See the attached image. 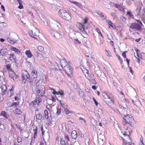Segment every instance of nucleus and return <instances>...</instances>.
<instances>
[{"instance_id": "obj_56", "label": "nucleus", "mask_w": 145, "mask_h": 145, "mask_svg": "<svg viewBox=\"0 0 145 145\" xmlns=\"http://www.w3.org/2000/svg\"><path fill=\"white\" fill-rule=\"evenodd\" d=\"M114 6L115 7L118 8L120 5L118 4H115L114 5Z\"/></svg>"}, {"instance_id": "obj_29", "label": "nucleus", "mask_w": 145, "mask_h": 145, "mask_svg": "<svg viewBox=\"0 0 145 145\" xmlns=\"http://www.w3.org/2000/svg\"><path fill=\"white\" fill-rule=\"evenodd\" d=\"M6 69H7L9 71V74H10V72L11 71H13L10 67V65L9 64H8L6 65Z\"/></svg>"}, {"instance_id": "obj_18", "label": "nucleus", "mask_w": 145, "mask_h": 145, "mask_svg": "<svg viewBox=\"0 0 145 145\" xmlns=\"http://www.w3.org/2000/svg\"><path fill=\"white\" fill-rule=\"evenodd\" d=\"M103 97L105 98H108L113 103V101L112 99L110 98V97L106 93H103Z\"/></svg>"}, {"instance_id": "obj_33", "label": "nucleus", "mask_w": 145, "mask_h": 145, "mask_svg": "<svg viewBox=\"0 0 145 145\" xmlns=\"http://www.w3.org/2000/svg\"><path fill=\"white\" fill-rule=\"evenodd\" d=\"M98 14H99L101 17H103L104 18V19H105V17L106 16L102 13L98 12Z\"/></svg>"}, {"instance_id": "obj_25", "label": "nucleus", "mask_w": 145, "mask_h": 145, "mask_svg": "<svg viewBox=\"0 0 145 145\" xmlns=\"http://www.w3.org/2000/svg\"><path fill=\"white\" fill-rule=\"evenodd\" d=\"M127 15H129V17L132 18H134V16L132 14L130 11H128L127 12Z\"/></svg>"}, {"instance_id": "obj_28", "label": "nucleus", "mask_w": 145, "mask_h": 145, "mask_svg": "<svg viewBox=\"0 0 145 145\" xmlns=\"http://www.w3.org/2000/svg\"><path fill=\"white\" fill-rule=\"evenodd\" d=\"M43 91L40 90H37V93L38 95L39 96H42L43 95Z\"/></svg>"}, {"instance_id": "obj_39", "label": "nucleus", "mask_w": 145, "mask_h": 145, "mask_svg": "<svg viewBox=\"0 0 145 145\" xmlns=\"http://www.w3.org/2000/svg\"><path fill=\"white\" fill-rule=\"evenodd\" d=\"M106 52V55L107 56L109 57H111L112 56L111 54H110V52L109 50H105Z\"/></svg>"}, {"instance_id": "obj_11", "label": "nucleus", "mask_w": 145, "mask_h": 145, "mask_svg": "<svg viewBox=\"0 0 145 145\" xmlns=\"http://www.w3.org/2000/svg\"><path fill=\"white\" fill-rule=\"evenodd\" d=\"M71 136L72 138L76 139L78 135L77 132L75 131H73L71 133Z\"/></svg>"}, {"instance_id": "obj_61", "label": "nucleus", "mask_w": 145, "mask_h": 145, "mask_svg": "<svg viewBox=\"0 0 145 145\" xmlns=\"http://www.w3.org/2000/svg\"><path fill=\"white\" fill-rule=\"evenodd\" d=\"M17 2L19 3V4H22V2L20 0H16Z\"/></svg>"}, {"instance_id": "obj_12", "label": "nucleus", "mask_w": 145, "mask_h": 145, "mask_svg": "<svg viewBox=\"0 0 145 145\" xmlns=\"http://www.w3.org/2000/svg\"><path fill=\"white\" fill-rule=\"evenodd\" d=\"M106 22L108 24L110 27V26L112 28L114 29L115 28V26L114 25V24L110 20L106 19Z\"/></svg>"}, {"instance_id": "obj_26", "label": "nucleus", "mask_w": 145, "mask_h": 145, "mask_svg": "<svg viewBox=\"0 0 145 145\" xmlns=\"http://www.w3.org/2000/svg\"><path fill=\"white\" fill-rule=\"evenodd\" d=\"M1 116H3L6 118H7V114L5 111H2L0 114Z\"/></svg>"}, {"instance_id": "obj_17", "label": "nucleus", "mask_w": 145, "mask_h": 145, "mask_svg": "<svg viewBox=\"0 0 145 145\" xmlns=\"http://www.w3.org/2000/svg\"><path fill=\"white\" fill-rule=\"evenodd\" d=\"M13 111L14 113L17 115H20L22 113V112L19 109L16 108V109L14 110Z\"/></svg>"}, {"instance_id": "obj_53", "label": "nucleus", "mask_w": 145, "mask_h": 145, "mask_svg": "<svg viewBox=\"0 0 145 145\" xmlns=\"http://www.w3.org/2000/svg\"><path fill=\"white\" fill-rule=\"evenodd\" d=\"M93 99L95 103V104H96V105L97 106V105H98V103L97 102V101H96V100H95V98L94 97H93Z\"/></svg>"}, {"instance_id": "obj_6", "label": "nucleus", "mask_w": 145, "mask_h": 145, "mask_svg": "<svg viewBox=\"0 0 145 145\" xmlns=\"http://www.w3.org/2000/svg\"><path fill=\"white\" fill-rule=\"evenodd\" d=\"M30 77L28 72L26 71H24L22 73V78L23 81H26L27 79H29Z\"/></svg>"}, {"instance_id": "obj_32", "label": "nucleus", "mask_w": 145, "mask_h": 145, "mask_svg": "<svg viewBox=\"0 0 145 145\" xmlns=\"http://www.w3.org/2000/svg\"><path fill=\"white\" fill-rule=\"evenodd\" d=\"M64 138L67 143V142L69 140V137L68 135H65L64 136Z\"/></svg>"}, {"instance_id": "obj_3", "label": "nucleus", "mask_w": 145, "mask_h": 145, "mask_svg": "<svg viewBox=\"0 0 145 145\" xmlns=\"http://www.w3.org/2000/svg\"><path fill=\"white\" fill-rule=\"evenodd\" d=\"M58 14L63 19L69 21L71 19L70 14L66 10L64 9H60L58 12Z\"/></svg>"}, {"instance_id": "obj_23", "label": "nucleus", "mask_w": 145, "mask_h": 145, "mask_svg": "<svg viewBox=\"0 0 145 145\" xmlns=\"http://www.w3.org/2000/svg\"><path fill=\"white\" fill-rule=\"evenodd\" d=\"M70 1L71 3H73L75 5L78 7L81 6V4L80 3H79L75 1H71V0Z\"/></svg>"}, {"instance_id": "obj_7", "label": "nucleus", "mask_w": 145, "mask_h": 145, "mask_svg": "<svg viewBox=\"0 0 145 145\" xmlns=\"http://www.w3.org/2000/svg\"><path fill=\"white\" fill-rule=\"evenodd\" d=\"M62 68L65 71V72L68 74L69 72L71 73L72 71V69L71 68L69 64L67 65Z\"/></svg>"}, {"instance_id": "obj_15", "label": "nucleus", "mask_w": 145, "mask_h": 145, "mask_svg": "<svg viewBox=\"0 0 145 145\" xmlns=\"http://www.w3.org/2000/svg\"><path fill=\"white\" fill-rule=\"evenodd\" d=\"M31 74L34 78H37V74L36 70H33L31 72Z\"/></svg>"}, {"instance_id": "obj_22", "label": "nucleus", "mask_w": 145, "mask_h": 145, "mask_svg": "<svg viewBox=\"0 0 145 145\" xmlns=\"http://www.w3.org/2000/svg\"><path fill=\"white\" fill-rule=\"evenodd\" d=\"M52 22L55 25H57V27H58V28H59V27H61L60 23L59 22H57L56 20H53Z\"/></svg>"}, {"instance_id": "obj_31", "label": "nucleus", "mask_w": 145, "mask_h": 145, "mask_svg": "<svg viewBox=\"0 0 145 145\" xmlns=\"http://www.w3.org/2000/svg\"><path fill=\"white\" fill-rule=\"evenodd\" d=\"M85 76L89 81L91 80V78H92L91 76L90 75V74H89V73L88 74H85Z\"/></svg>"}, {"instance_id": "obj_40", "label": "nucleus", "mask_w": 145, "mask_h": 145, "mask_svg": "<svg viewBox=\"0 0 145 145\" xmlns=\"http://www.w3.org/2000/svg\"><path fill=\"white\" fill-rule=\"evenodd\" d=\"M96 30L97 31V32L99 34V35L100 34L102 37H103V35L101 34L100 30H99V29L98 28H96Z\"/></svg>"}, {"instance_id": "obj_30", "label": "nucleus", "mask_w": 145, "mask_h": 145, "mask_svg": "<svg viewBox=\"0 0 145 145\" xmlns=\"http://www.w3.org/2000/svg\"><path fill=\"white\" fill-rule=\"evenodd\" d=\"M135 51L137 52V53L136 55H135V56L137 59L138 60V63H139V61H140V60L139 59V56H138V53L137 52V51H138V50L137 49H135Z\"/></svg>"}, {"instance_id": "obj_36", "label": "nucleus", "mask_w": 145, "mask_h": 145, "mask_svg": "<svg viewBox=\"0 0 145 145\" xmlns=\"http://www.w3.org/2000/svg\"><path fill=\"white\" fill-rule=\"evenodd\" d=\"M38 50L40 52L42 51L44 49L43 47L41 46H38Z\"/></svg>"}, {"instance_id": "obj_47", "label": "nucleus", "mask_w": 145, "mask_h": 145, "mask_svg": "<svg viewBox=\"0 0 145 145\" xmlns=\"http://www.w3.org/2000/svg\"><path fill=\"white\" fill-rule=\"evenodd\" d=\"M57 112H56V114L58 115H59L61 113V108H60L59 109H57Z\"/></svg>"}, {"instance_id": "obj_44", "label": "nucleus", "mask_w": 145, "mask_h": 145, "mask_svg": "<svg viewBox=\"0 0 145 145\" xmlns=\"http://www.w3.org/2000/svg\"><path fill=\"white\" fill-rule=\"evenodd\" d=\"M79 119L80 120H81V122H84V123H85L86 122V121L83 118H82V117H80L79 118Z\"/></svg>"}, {"instance_id": "obj_8", "label": "nucleus", "mask_w": 145, "mask_h": 145, "mask_svg": "<svg viewBox=\"0 0 145 145\" xmlns=\"http://www.w3.org/2000/svg\"><path fill=\"white\" fill-rule=\"evenodd\" d=\"M9 75V76L14 81L16 80L18 78V76L16 75V74L13 71H11Z\"/></svg>"}, {"instance_id": "obj_20", "label": "nucleus", "mask_w": 145, "mask_h": 145, "mask_svg": "<svg viewBox=\"0 0 145 145\" xmlns=\"http://www.w3.org/2000/svg\"><path fill=\"white\" fill-rule=\"evenodd\" d=\"M9 59L12 61H15V57L14 56V54H11L10 55Z\"/></svg>"}, {"instance_id": "obj_38", "label": "nucleus", "mask_w": 145, "mask_h": 145, "mask_svg": "<svg viewBox=\"0 0 145 145\" xmlns=\"http://www.w3.org/2000/svg\"><path fill=\"white\" fill-rule=\"evenodd\" d=\"M18 105V103H17V102H14L12 104H11V105H10L9 106V107H11L12 106H16V105Z\"/></svg>"}, {"instance_id": "obj_9", "label": "nucleus", "mask_w": 145, "mask_h": 145, "mask_svg": "<svg viewBox=\"0 0 145 145\" xmlns=\"http://www.w3.org/2000/svg\"><path fill=\"white\" fill-rule=\"evenodd\" d=\"M42 101V99L40 97H37L35 98V99L32 101V103L34 105H39V104Z\"/></svg>"}, {"instance_id": "obj_19", "label": "nucleus", "mask_w": 145, "mask_h": 145, "mask_svg": "<svg viewBox=\"0 0 145 145\" xmlns=\"http://www.w3.org/2000/svg\"><path fill=\"white\" fill-rule=\"evenodd\" d=\"M25 54L29 58H31L32 56V54L30 50L26 51Z\"/></svg>"}, {"instance_id": "obj_45", "label": "nucleus", "mask_w": 145, "mask_h": 145, "mask_svg": "<svg viewBox=\"0 0 145 145\" xmlns=\"http://www.w3.org/2000/svg\"><path fill=\"white\" fill-rule=\"evenodd\" d=\"M118 8L121 11H123L124 9L123 7L122 6H120V5Z\"/></svg>"}, {"instance_id": "obj_49", "label": "nucleus", "mask_w": 145, "mask_h": 145, "mask_svg": "<svg viewBox=\"0 0 145 145\" xmlns=\"http://www.w3.org/2000/svg\"><path fill=\"white\" fill-rule=\"evenodd\" d=\"M41 131L42 134V135H44V131L43 129V128L42 126L41 127Z\"/></svg>"}, {"instance_id": "obj_62", "label": "nucleus", "mask_w": 145, "mask_h": 145, "mask_svg": "<svg viewBox=\"0 0 145 145\" xmlns=\"http://www.w3.org/2000/svg\"><path fill=\"white\" fill-rule=\"evenodd\" d=\"M1 8L3 11H5V10L4 7L3 5H1Z\"/></svg>"}, {"instance_id": "obj_54", "label": "nucleus", "mask_w": 145, "mask_h": 145, "mask_svg": "<svg viewBox=\"0 0 145 145\" xmlns=\"http://www.w3.org/2000/svg\"><path fill=\"white\" fill-rule=\"evenodd\" d=\"M65 111L66 112V114H69V111L67 109V108L65 109Z\"/></svg>"}, {"instance_id": "obj_5", "label": "nucleus", "mask_w": 145, "mask_h": 145, "mask_svg": "<svg viewBox=\"0 0 145 145\" xmlns=\"http://www.w3.org/2000/svg\"><path fill=\"white\" fill-rule=\"evenodd\" d=\"M31 32L32 33V35L29 33L30 36L37 39L36 37H34V36H37L39 35V30L36 28H34L33 30H31Z\"/></svg>"}, {"instance_id": "obj_21", "label": "nucleus", "mask_w": 145, "mask_h": 145, "mask_svg": "<svg viewBox=\"0 0 145 145\" xmlns=\"http://www.w3.org/2000/svg\"><path fill=\"white\" fill-rule=\"evenodd\" d=\"M7 52V50L5 49H2L1 50L0 52L1 54L3 56H4L6 55Z\"/></svg>"}, {"instance_id": "obj_14", "label": "nucleus", "mask_w": 145, "mask_h": 145, "mask_svg": "<svg viewBox=\"0 0 145 145\" xmlns=\"http://www.w3.org/2000/svg\"><path fill=\"white\" fill-rule=\"evenodd\" d=\"M54 36L57 39H59L61 38V35L60 33L56 31H55L54 33Z\"/></svg>"}, {"instance_id": "obj_41", "label": "nucleus", "mask_w": 145, "mask_h": 145, "mask_svg": "<svg viewBox=\"0 0 145 145\" xmlns=\"http://www.w3.org/2000/svg\"><path fill=\"white\" fill-rule=\"evenodd\" d=\"M83 72L85 75V74H87L88 73V71L86 69H84V70H82Z\"/></svg>"}, {"instance_id": "obj_1", "label": "nucleus", "mask_w": 145, "mask_h": 145, "mask_svg": "<svg viewBox=\"0 0 145 145\" xmlns=\"http://www.w3.org/2000/svg\"><path fill=\"white\" fill-rule=\"evenodd\" d=\"M88 21V19L85 18L82 23H77L76 25L80 31V33L81 35L84 38H87L88 35L87 33V28L88 27V24L87 22Z\"/></svg>"}, {"instance_id": "obj_55", "label": "nucleus", "mask_w": 145, "mask_h": 145, "mask_svg": "<svg viewBox=\"0 0 145 145\" xmlns=\"http://www.w3.org/2000/svg\"><path fill=\"white\" fill-rule=\"evenodd\" d=\"M128 67H129V68L130 72L132 74H133V70H132V68L131 67H130V66Z\"/></svg>"}, {"instance_id": "obj_2", "label": "nucleus", "mask_w": 145, "mask_h": 145, "mask_svg": "<svg viewBox=\"0 0 145 145\" xmlns=\"http://www.w3.org/2000/svg\"><path fill=\"white\" fill-rule=\"evenodd\" d=\"M141 26L139 24L136 23H133L131 25L129 28V31L132 33L133 35H135L137 33L139 35L138 31H140L141 30Z\"/></svg>"}, {"instance_id": "obj_4", "label": "nucleus", "mask_w": 145, "mask_h": 145, "mask_svg": "<svg viewBox=\"0 0 145 145\" xmlns=\"http://www.w3.org/2000/svg\"><path fill=\"white\" fill-rule=\"evenodd\" d=\"M133 118L131 115H125L123 118L122 124L124 125L127 124H130L132 121Z\"/></svg>"}, {"instance_id": "obj_52", "label": "nucleus", "mask_w": 145, "mask_h": 145, "mask_svg": "<svg viewBox=\"0 0 145 145\" xmlns=\"http://www.w3.org/2000/svg\"><path fill=\"white\" fill-rule=\"evenodd\" d=\"M37 127H36V128ZM33 131H34V135H37V129H33Z\"/></svg>"}, {"instance_id": "obj_27", "label": "nucleus", "mask_w": 145, "mask_h": 145, "mask_svg": "<svg viewBox=\"0 0 145 145\" xmlns=\"http://www.w3.org/2000/svg\"><path fill=\"white\" fill-rule=\"evenodd\" d=\"M44 116L45 118L48 119V111L47 110H46L44 111Z\"/></svg>"}, {"instance_id": "obj_63", "label": "nucleus", "mask_w": 145, "mask_h": 145, "mask_svg": "<svg viewBox=\"0 0 145 145\" xmlns=\"http://www.w3.org/2000/svg\"><path fill=\"white\" fill-rule=\"evenodd\" d=\"M141 39L140 38H139V39H137L135 40V41L137 42H139V41H140V40Z\"/></svg>"}, {"instance_id": "obj_34", "label": "nucleus", "mask_w": 145, "mask_h": 145, "mask_svg": "<svg viewBox=\"0 0 145 145\" xmlns=\"http://www.w3.org/2000/svg\"><path fill=\"white\" fill-rule=\"evenodd\" d=\"M42 117V115L39 114H38L36 115V118L39 120L41 119Z\"/></svg>"}, {"instance_id": "obj_59", "label": "nucleus", "mask_w": 145, "mask_h": 145, "mask_svg": "<svg viewBox=\"0 0 145 145\" xmlns=\"http://www.w3.org/2000/svg\"><path fill=\"white\" fill-rule=\"evenodd\" d=\"M126 61L127 62L128 67H129V59H128L127 58L126 59Z\"/></svg>"}, {"instance_id": "obj_42", "label": "nucleus", "mask_w": 145, "mask_h": 145, "mask_svg": "<svg viewBox=\"0 0 145 145\" xmlns=\"http://www.w3.org/2000/svg\"><path fill=\"white\" fill-rule=\"evenodd\" d=\"M116 56L120 60V63L121 64L123 62V60L121 58L120 56L118 55H116Z\"/></svg>"}, {"instance_id": "obj_57", "label": "nucleus", "mask_w": 145, "mask_h": 145, "mask_svg": "<svg viewBox=\"0 0 145 145\" xmlns=\"http://www.w3.org/2000/svg\"><path fill=\"white\" fill-rule=\"evenodd\" d=\"M23 6L22 5V4H19V5L18 6V8L20 9H22L23 8Z\"/></svg>"}, {"instance_id": "obj_37", "label": "nucleus", "mask_w": 145, "mask_h": 145, "mask_svg": "<svg viewBox=\"0 0 145 145\" xmlns=\"http://www.w3.org/2000/svg\"><path fill=\"white\" fill-rule=\"evenodd\" d=\"M89 81L94 84H96V82L94 79L91 78V80H89Z\"/></svg>"}, {"instance_id": "obj_46", "label": "nucleus", "mask_w": 145, "mask_h": 145, "mask_svg": "<svg viewBox=\"0 0 145 145\" xmlns=\"http://www.w3.org/2000/svg\"><path fill=\"white\" fill-rule=\"evenodd\" d=\"M49 90H50V92H51L52 93H53L54 94V93H55L56 90H55L54 89L50 88L49 89Z\"/></svg>"}, {"instance_id": "obj_35", "label": "nucleus", "mask_w": 145, "mask_h": 145, "mask_svg": "<svg viewBox=\"0 0 145 145\" xmlns=\"http://www.w3.org/2000/svg\"><path fill=\"white\" fill-rule=\"evenodd\" d=\"M60 143L61 145H66L65 141L62 138L61 139Z\"/></svg>"}, {"instance_id": "obj_50", "label": "nucleus", "mask_w": 145, "mask_h": 145, "mask_svg": "<svg viewBox=\"0 0 145 145\" xmlns=\"http://www.w3.org/2000/svg\"><path fill=\"white\" fill-rule=\"evenodd\" d=\"M136 21L138 22L139 23V24L141 26H142L143 25V24H142V23L141 22H140V20H136Z\"/></svg>"}, {"instance_id": "obj_58", "label": "nucleus", "mask_w": 145, "mask_h": 145, "mask_svg": "<svg viewBox=\"0 0 145 145\" xmlns=\"http://www.w3.org/2000/svg\"><path fill=\"white\" fill-rule=\"evenodd\" d=\"M35 56H37V57H38L41 54L38 52H36L35 53Z\"/></svg>"}, {"instance_id": "obj_48", "label": "nucleus", "mask_w": 145, "mask_h": 145, "mask_svg": "<svg viewBox=\"0 0 145 145\" xmlns=\"http://www.w3.org/2000/svg\"><path fill=\"white\" fill-rule=\"evenodd\" d=\"M75 40L76 41V43H78L79 44H81V42L80 41H79L76 38Z\"/></svg>"}, {"instance_id": "obj_10", "label": "nucleus", "mask_w": 145, "mask_h": 145, "mask_svg": "<svg viewBox=\"0 0 145 145\" xmlns=\"http://www.w3.org/2000/svg\"><path fill=\"white\" fill-rule=\"evenodd\" d=\"M60 64L61 66V68H63L68 63H67V61L64 59H61L60 62Z\"/></svg>"}, {"instance_id": "obj_24", "label": "nucleus", "mask_w": 145, "mask_h": 145, "mask_svg": "<svg viewBox=\"0 0 145 145\" xmlns=\"http://www.w3.org/2000/svg\"><path fill=\"white\" fill-rule=\"evenodd\" d=\"M2 92H4L7 89V87L5 85H3L1 87Z\"/></svg>"}, {"instance_id": "obj_16", "label": "nucleus", "mask_w": 145, "mask_h": 145, "mask_svg": "<svg viewBox=\"0 0 145 145\" xmlns=\"http://www.w3.org/2000/svg\"><path fill=\"white\" fill-rule=\"evenodd\" d=\"M7 41L11 44H13L16 42V40H13L10 38H8L7 39Z\"/></svg>"}, {"instance_id": "obj_13", "label": "nucleus", "mask_w": 145, "mask_h": 145, "mask_svg": "<svg viewBox=\"0 0 145 145\" xmlns=\"http://www.w3.org/2000/svg\"><path fill=\"white\" fill-rule=\"evenodd\" d=\"M10 49L16 54H19L20 52V50L16 47H12L10 48Z\"/></svg>"}, {"instance_id": "obj_43", "label": "nucleus", "mask_w": 145, "mask_h": 145, "mask_svg": "<svg viewBox=\"0 0 145 145\" xmlns=\"http://www.w3.org/2000/svg\"><path fill=\"white\" fill-rule=\"evenodd\" d=\"M22 138L21 137H18V138L17 140L18 143H20L22 142Z\"/></svg>"}, {"instance_id": "obj_64", "label": "nucleus", "mask_w": 145, "mask_h": 145, "mask_svg": "<svg viewBox=\"0 0 145 145\" xmlns=\"http://www.w3.org/2000/svg\"><path fill=\"white\" fill-rule=\"evenodd\" d=\"M51 99L52 100V101H55V99L54 97H52V98H51Z\"/></svg>"}, {"instance_id": "obj_51", "label": "nucleus", "mask_w": 145, "mask_h": 145, "mask_svg": "<svg viewBox=\"0 0 145 145\" xmlns=\"http://www.w3.org/2000/svg\"><path fill=\"white\" fill-rule=\"evenodd\" d=\"M127 52V51H125V52H123V54H122V55L125 58H126V52Z\"/></svg>"}, {"instance_id": "obj_60", "label": "nucleus", "mask_w": 145, "mask_h": 145, "mask_svg": "<svg viewBox=\"0 0 145 145\" xmlns=\"http://www.w3.org/2000/svg\"><path fill=\"white\" fill-rule=\"evenodd\" d=\"M61 93V92L59 91L57 92L56 91L55 93H54V94H56L57 95H58L60 94Z\"/></svg>"}]
</instances>
